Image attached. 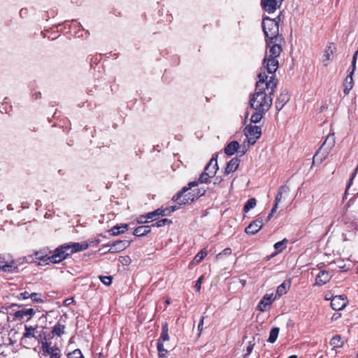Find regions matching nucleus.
<instances>
[{
    "label": "nucleus",
    "instance_id": "1",
    "mask_svg": "<svg viewBox=\"0 0 358 358\" xmlns=\"http://www.w3.org/2000/svg\"><path fill=\"white\" fill-rule=\"evenodd\" d=\"M258 78L255 92L250 96V106L255 110L267 112L272 105V96L275 92L278 80L274 75L268 80V76L264 72L259 73Z\"/></svg>",
    "mask_w": 358,
    "mask_h": 358
},
{
    "label": "nucleus",
    "instance_id": "2",
    "mask_svg": "<svg viewBox=\"0 0 358 358\" xmlns=\"http://www.w3.org/2000/svg\"><path fill=\"white\" fill-rule=\"evenodd\" d=\"M275 42V40H266V46L268 49L266 52V55L263 60V68L265 69L268 73L274 75L277 71L279 63L278 57L281 54L282 44L285 42L284 38H279Z\"/></svg>",
    "mask_w": 358,
    "mask_h": 358
},
{
    "label": "nucleus",
    "instance_id": "3",
    "mask_svg": "<svg viewBox=\"0 0 358 358\" xmlns=\"http://www.w3.org/2000/svg\"><path fill=\"white\" fill-rule=\"evenodd\" d=\"M280 15L276 18L272 19L269 17H264L262 20V27L265 34L266 40H275L278 41L279 38H284L282 35L279 34V21Z\"/></svg>",
    "mask_w": 358,
    "mask_h": 358
},
{
    "label": "nucleus",
    "instance_id": "4",
    "mask_svg": "<svg viewBox=\"0 0 358 358\" xmlns=\"http://www.w3.org/2000/svg\"><path fill=\"white\" fill-rule=\"evenodd\" d=\"M206 190L203 187L190 186L189 182L187 187H184L180 190V206L182 204H189L204 195Z\"/></svg>",
    "mask_w": 358,
    "mask_h": 358
},
{
    "label": "nucleus",
    "instance_id": "5",
    "mask_svg": "<svg viewBox=\"0 0 358 358\" xmlns=\"http://www.w3.org/2000/svg\"><path fill=\"white\" fill-rule=\"evenodd\" d=\"M52 251L45 249L34 251L31 255L24 257L27 263H36L38 265L44 266L50 264V255Z\"/></svg>",
    "mask_w": 358,
    "mask_h": 358
},
{
    "label": "nucleus",
    "instance_id": "6",
    "mask_svg": "<svg viewBox=\"0 0 358 358\" xmlns=\"http://www.w3.org/2000/svg\"><path fill=\"white\" fill-rule=\"evenodd\" d=\"M357 55H358V50L355 52V54L352 57V65H351L352 69L349 72V74L346 76V78L344 80L343 92L345 96L349 94L350 90L352 89V87L354 86L352 75L356 69V62H357Z\"/></svg>",
    "mask_w": 358,
    "mask_h": 358
},
{
    "label": "nucleus",
    "instance_id": "7",
    "mask_svg": "<svg viewBox=\"0 0 358 358\" xmlns=\"http://www.w3.org/2000/svg\"><path fill=\"white\" fill-rule=\"evenodd\" d=\"M244 134L248 139V142L254 144L261 137L262 129L260 127L248 124L244 129Z\"/></svg>",
    "mask_w": 358,
    "mask_h": 358
},
{
    "label": "nucleus",
    "instance_id": "8",
    "mask_svg": "<svg viewBox=\"0 0 358 358\" xmlns=\"http://www.w3.org/2000/svg\"><path fill=\"white\" fill-rule=\"evenodd\" d=\"M62 247H65L63 250L66 251V253L68 254V257L71 255L85 250L88 248L89 244L86 242H83L82 243H64L61 245Z\"/></svg>",
    "mask_w": 358,
    "mask_h": 358
},
{
    "label": "nucleus",
    "instance_id": "9",
    "mask_svg": "<svg viewBox=\"0 0 358 358\" xmlns=\"http://www.w3.org/2000/svg\"><path fill=\"white\" fill-rule=\"evenodd\" d=\"M65 247L58 246L50 255V264H59L68 257V254L63 250Z\"/></svg>",
    "mask_w": 358,
    "mask_h": 358
},
{
    "label": "nucleus",
    "instance_id": "10",
    "mask_svg": "<svg viewBox=\"0 0 358 358\" xmlns=\"http://www.w3.org/2000/svg\"><path fill=\"white\" fill-rule=\"evenodd\" d=\"M65 247L58 246L50 255V264H59L68 257V254L63 250Z\"/></svg>",
    "mask_w": 358,
    "mask_h": 358
},
{
    "label": "nucleus",
    "instance_id": "11",
    "mask_svg": "<svg viewBox=\"0 0 358 358\" xmlns=\"http://www.w3.org/2000/svg\"><path fill=\"white\" fill-rule=\"evenodd\" d=\"M176 210V206L159 208L154 211L148 213L146 217L150 220H157L160 216H165L169 215L171 212Z\"/></svg>",
    "mask_w": 358,
    "mask_h": 358
},
{
    "label": "nucleus",
    "instance_id": "12",
    "mask_svg": "<svg viewBox=\"0 0 358 358\" xmlns=\"http://www.w3.org/2000/svg\"><path fill=\"white\" fill-rule=\"evenodd\" d=\"M131 242L129 241H116L113 242V243H108L106 245V246H109L110 248L108 250L109 253H117L123 251L130 245Z\"/></svg>",
    "mask_w": 358,
    "mask_h": 358
},
{
    "label": "nucleus",
    "instance_id": "13",
    "mask_svg": "<svg viewBox=\"0 0 358 358\" xmlns=\"http://www.w3.org/2000/svg\"><path fill=\"white\" fill-rule=\"evenodd\" d=\"M348 302V299L345 295H337L333 296L331 307L335 310H341L346 306Z\"/></svg>",
    "mask_w": 358,
    "mask_h": 358
},
{
    "label": "nucleus",
    "instance_id": "14",
    "mask_svg": "<svg viewBox=\"0 0 358 358\" xmlns=\"http://www.w3.org/2000/svg\"><path fill=\"white\" fill-rule=\"evenodd\" d=\"M276 296L273 294H265L259 301L257 309L261 312H265L275 300Z\"/></svg>",
    "mask_w": 358,
    "mask_h": 358
},
{
    "label": "nucleus",
    "instance_id": "15",
    "mask_svg": "<svg viewBox=\"0 0 358 358\" xmlns=\"http://www.w3.org/2000/svg\"><path fill=\"white\" fill-rule=\"evenodd\" d=\"M283 0H261L262 8L268 13H274Z\"/></svg>",
    "mask_w": 358,
    "mask_h": 358
},
{
    "label": "nucleus",
    "instance_id": "16",
    "mask_svg": "<svg viewBox=\"0 0 358 358\" xmlns=\"http://www.w3.org/2000/svg\"><path fill=\"white\" fill-rule=\"evenodd\" d=\"M333 273L325 269H322L315 278V284L318 286H322L327 284L332 278Z\"/></svg>",
    "mask_w": 358,
    "mask_h": 358
},
{
    "label": "nucleus",
    "instance_id": "17",
    "mask_svg": "<svg viewBox=\"0 0 358 358\" xmlns=\"http://www.w3.org/2000/svg\"><path fill=\"white\" fill-rule=\"evenodd\" d=\"M264 222L262 218L256 219L245 227V232L250 235H254L262 228Z\"/></svg>",
    "mask_w": 358,
    "mask_h": 358
},
{
    "label": "nucleus",
    "instance_id": "18",
    "mask_svg": "<svg viewBox=\"0 0 358 358\" xmlns=\"http://www.w3.org/2000/svg\"><path fill=\"white\" fill-rule=\"evenodd\" d=\"M0 270L8 273H14L17 271V266L13 260L6 262L3 257L0 256Z\"/></svg>",
    "mask_w": 358,
    "mask_h": 358
},
{
    "label": "nucleus",
    "instance_id": "19",
    "mask_svg": "<svg viewBox=\"0 0 358 358\" xmlns=\"http://www.w3.org/2000/svg\"><path fill=\"white\" fill-rule=\"evenodd\" d=\"M336 48L333 43H329L325 48L323 56L322 62L325 66L329 65V61L331 57L336 52Z\"/></svg>",
    "mask_w": 358,
    "mask_h": 358
},
{
    "label": "nucleus",
    "instance_id": "20",
    "mask_svg": "<svg viewBox=\"0 0 358 358\" xmlns=\"http://www.w3.org/2000/svg\"><path fill=\"white\" fill-rule=\"evenodd\" d=\"M66 323V319L61 317L57 324L53 327L51 331L52 334L57 336H62L65 333Z\"/></svg>",
    "mask_w": 358,
    "mask_h": 358
},
{
    "label": "nucleus",
    "instance_id": "21",
    "mask_svg": "<svg viewBox=\"0 0 358 358\" xmlns=\"http://www.w3.org/2000/svg\"><path fill=\"white\" fill-rule=\"evenodd\" d=\"M290 96L287 90L280 93L275 102V108L278 111L282 110L284 106L289 101Z\"/></svg>",
    "mask_w": 358,
    "mask_h": 358
},
{
    "label": "nucleus",
    "instance_id": "22",
    "mask_svg": "<svg viewBox=\"0 0 358 358\" xmlns=\"http://www.w3.org/2000/svg\"><path fill=\"white\" fill-rule=\"evenodd\" d=\"M217 160V155L213 156L204 169L205 171L210 173V176H215L219 169Z\"/></svg>",
    "mask_w": 358,
    "mask_h": 358
},
{
    "label": "nucleus",
    "instance_id": "23",
    "mask_svg": "<svg viewBox=\"0 0 358 358\" xmlns=\"http://www.w3.org/2000/svg\"><path fill=\"white\" fill-rule=\"evenodd\" d=\"M334 145H335L334 134H329L327 136L326 139L324 140V143L322 144V145L320 148L330 153V152L331 151V150L333 149Z\"/></svg>",
    "mask_w": 358,
    "mask_h": 358
},
{
    "label": "nucleus",
    "instance_id": "24",
    "mask_svg": "<svg viewBox=\"0 0 358 358\" xmlns=\"http://www.w3.org/2000/svg\"><path fill=\"white\" fill-rule=\"evenodd\" d=\"M213 177V176H210L208 172L204 170V171L200 174L199 178L197 180L189 182V185L198 186L199 184L208 183L210 182V178Z\"/></svg>",
    "mask_w": 358,
    "mask_h": 358
},
{
    "label": "nucleus",
    "instance_id": "25",
    "mask_svg": "<svg viewBox=\"0 0 358 358\" xmlns=\"http://www.w3.org/2000/svg\"><path fill=\"white\" fill-rule=\"evenodd\" d=\"M35 313L36 312L33 308H27L16 311L14 314V316L17 319L20 320H22L25 317H28L27 320H29Z\"/></svg>",
    "mask_w": 358,
    "mask_h": 358
},
{
    "label": "nucleus",
    "instance_id": "26",
    "mask_svg": "<svg viewBox=\"0 0 358 358\" xmlns=\"http://www.w3.org/2000/svg\"><path fill=\"white\" fill-rule=\"evenodd\" d=\"M329 152L319 148L313 158V164L322 163L329 155Z\"/></svg>",
    "mask_w": 358,
    "mask_h": 358
},
{
    "label": "nucleus",
    "instance_id": "27",
    "mask_svg": "<svg viewBox=\"0 0 358 358\" xmlns=\"http://www.w3.org/2000/svg\"><path fill=\"white\" fill-rule=\"evenodd\" d=\"M240 164V160L237 158H233L231 159L227 164V166L224 169V174L229 175V173L235 171Z\"/></svg>",
    "mask_w": 358,
    "mask_h": 358
},
{
    "label": "nucleus",
    "instance_id": "28",
    "mask_svg": "<svg viewBox=\"0 0 358 358\" xmlns=\"http://www.w3.org/2000/svg\"><path fill=\"white\" fill-rule=\"evenodd\" d=\"M151 226L149 225H141L134 229L133 234L135 236L141 237L146 236L151 231Z\"/></svg>",
    "mask_w": 358,
    "mask_h": 358
},
{
    "label": "nucleus",
    "instance_id": "29",
    "mask_svg": "<svg viewBox=\"0 0 358 358\" xmlns=\"http://www.w3.org/2000/svg\"><path fill=\"white\" fill-rule=\"evenodd\" d=\"M239 147L240 145L238 141H231L225 146L224 149V153L229 156L233 155L236 152H237Z\"/></svg>",
    "mask_w": 358,
    "mask_h": 358
},
{
    "label": "nucleus",
    "instance_id": "30",
    "mask_svg": "<svg viewBox=\"0 0 358 358\" xmlns=\"http://www.w3.org/2000/svg\"><path fill=\"white\" fill-rule=\"evenodd\" d=\"M128 228L129 226L127 224H121L120 225L117 224L110 229V232L112 236H116L124 233L128 230Z\"/></svg>",
    "mask_w": 358,
    "mask_h": 358
},
{
    "label": "nucleus",
    "instance_id": "31",
    "mask_svg": "<svg viewBox=\"0 0 358 358\" xmlns=\"http://www.w3.org/2000/svg\"><path fill=\"white\" fill-rule=\"evenodd\" d=\"M41 349L44 355H51L55 350L59 351V348L57 345L51 346L50 343L47 341L43 342Z\"/></svg>",
    "mask_w": 358,
    "mask_h": 358
},
{
    "label": "nucleus",
    "instance_id": "32",
    "mask_svg": "<svg viewBox=\"0 0 358 358\" xmlns=\"http://www.w3.org/2000/svg\"><path fill=\"white\" fill-rule=\"evenodd\" d=\"M168 331H169L168 324L165 323L162 325V333H161L160 337L158 339L157 342L163 343L164 341H168L169 339Z\"/></svg>",
    "mask_w": 358,
    "mask_h": 358
},
{
    "label": "nucleus",
    "instance_id": "33",
    "mask_svg": "<svg viewBox=\"0 0 358 358\" xmlns=\"http://www.w3.org/2000/svg\"><path fill=\"white\" fill-rule=\"evenodd\" d=\"M287 243V240L284 238L282 241L277 242L274 244V248L276 251L271 255V257H274L279 252H282L286 248L285 243Z\"/></svg>",
    "mask_w": 358,
    "mask_h": 358
},
{
    "label": "nucleus",
    "instance_id": "34",
    "mask_svg": "<svg viewBox=\"0 0 358 358\" xmlns=\"http://www.w3.org/2000/svg\"><path fill=\"white\" fill-rule=\"evenodd\" d=\"M343 344L342 337L340 335L334 336L330 341V345L334 348H341Z\"/></svg>",
    "mask_w": 358,
    "mask_h": 358
},
{
    "label": "nucleus",
    "instance_id": "35",
    "mask_svg": "<svg viewBox=\"0 0 358 358\" xmlns=\"http://www.w3.org/2000/svg\"><path fill=\"white\" fill-rule=\"evenodd\" d=\"M289 191V187L286 186V185H282L280 187L279 189H278V192L275 198V203H277L278 204L279 202L281 201L282 199V194L283 193H287Z\"/></svg>",
    "mask_w": 358,
    "mask_h": 358
},
{
    "label": "nucleus",
    "instance_id": "36",
    "mask_svg": "<svg viewBox=\"0 0 358 358\" xmlns=\"http://www.w3.org/2000/svg\"><path fill=\"white\" fill-rule=\"evenodd\" d=\"M289 288V283L282 282L280 285L276 289V294L278 295L279 297L285 294L287 292V290Z\"/></svg>",
    "mask_w": 358,
    "mask_h": 358
},
{
    "label": "nucleus",
    "instance_id": "37",
    "mask_svg": "<svg viewBox=\"0 0 358 358\" xmlns=\"http://www.w3.org/2000/svg\"><path fill=\"white\" fill-rule=\"evenodd\" d=\"M279 331L280 330H279L278 327L272 328L270 331L269 337H268L267 341L271 343H273L278 338Z\"/></svg>",
    "mask_w": 358,
    "mask_h": 358
},
{
    "label": "nucleus",
    "instance_id": "38",
    "mask_svg": "<svg viewBox=\"0 0 358 358\" xmlns=\"http://www.w3.org/2000/svg\"><path fill=\"white\" fill-rule=\"evenodd\" d=\"M36 328L29 326H25V332L23 334L22 340L27 338H34L35 337Z\"/></svg>",
    "mask_w": 358,
    "mask_h": 358
},
{
    "label": "nucleus",
    "instance_id": "39",
    "mask_svg": "<svg viewBox=\"0 0 358 358\" xmlns=\"http://www.w3.org/2000/svg\"><path fill=\"white\" fill-rule=\"evenodd\" d=\"M266 113V112H262V111L256 110V112L254 113L250 117L251 122H252V123L259 122L261 121V120L262 119V117H264V115Z\"/></svg>",
    "mask_w": 358,
    "mask_h": 358
},
{
    "label": "nucleus",
    "instance_id": "40",
    "mask_svg": "<svg viewBox=\"0 0 358 358\" xmlns=\"http://www.w3.org/2000/svg\"><path fill=\"white\" fill-rule=\"evenodd\" d=\"M208 252L206 248L201 250L198 254L194 257L193 263L199 264L201 262L207 255Z\"/></svg>",
    "mask_w": 358,
    "mask_h": 358
},
{
    "label": "nucleus",
    "instance_id": "41",
    "mask_svg": "<svg viewBox=\"0 0 358 358\" xmlns=\"http://www.w3.org/2000/svg\"><path fill=\"white\" fill-rule=\"evenodd\" d=\"M257 204V200L255 198H251L248 200L243 207V211L247 213L250 209L253 208Z\"/></svg>",
    "mask_w": 358,
    "mask_h": 358
},
{
    "label": "nucleus",
    "instance_id": "42",
    "mask_svg": "<svg viewBox=\"0 0 358 358\" xmlns=\"http://www.w3.org/2000/svg\"><path fill=\"white\" fill-rule=\"evenodd\" d=\"M67 358H85L81 350L80 349H76L66 354Z\"/></svg>",
    "mask_w": 358,
    "mask_h": 358
},
{
    "label": "nucleus",
    "instance_id": "43",
    "mask_svg": "<svg viewBox=\"0 0 358 358\" xmlns=\"http://www.w3.org/2000/svg\"><path fill=\"white\" fill-rule=\"evenodd\" d=\"M157 351L159 357H165L168 351L164 348L163 343L157 342Z\"/></svg>",
    "mask_w": 358,
    "mask_h": 358
},
{
    "label": "nucleus",
    "instance_id": "44",
    "mask_svg": "<svg viewBox=\"0 0 358 358\" xmlns=\"http://www.w3.org/2000/svg\"><path fill=\"white\" fill-rule=\"evenodd\" d=\"M171 223V221L167 218H164L158 220L155 224H152V227H160L164 226L166 224H169Z\"/></svg>",
    "mask_w": 358,
    "mask_h": 358
},
{
    "label": "nucleus",
    "instance_id": "45",
    "mask_svg": "<svg viewBox=\"0 0 358 358\" xmlns=\"http://www.w3.org/2000/svg\"><path fill=\"white\" fill-rule=\"evenodd\" d=\"M30 299L33 302L43 303V300L41 299V294L34 292L30 294Z\"/></svg>",
    "mask_w": 358,
    "mask_h": 358
},
{
    "label": "nucleus",
    "instance_id": "46",
    "mask_svg": "<svg viewBox=\"0 0 358 358\" xmlns=\"http://www.w3.org/2000/svg\"><path fill=\"white\" fill-rule=\"evenodd\" d=\"M99 279L103 284L105 285L109 286L112 283L113 278L110 275L108 276H99Z\"/></svg>",
    "mask_w": 358,
    "mask_h": 358
},
{
    "label": "nucleus",
    "instance_id": "47",
    "mask_svg": "<svg viewBox=\"0 0 358 358\" xmlns=\"http://www.w3.org/2000/svg\"><path fill=\"white\" fill-rule=\"evenodd\" d=\"M232 253V250L230 248H227L224 249L221 252L217 254L215 257V259L218 260L220 259L223 255H230Z\"/></svg>",
    "mask_w": 358,
    "mask_h": 358
},
{
    "label": "nucleus",
    "instance_id": "48",
    "mask_svg": "<svg viewBox=\"0 0 358 358\" xmlns=\"http://www.w3.org/2000/svg\"><path fill=\"white\" fill-rule=\"evenodd\" d=\"M255 338H253L252 341H250L248 342V346H247V352L244 355V357H248L253 350L254 346L255 345V343L254 341Z\"/></svg>",
    "mask_w": 358,
    "mask_h": 358
},
{
    "label": "nucleus",
    "instance_id": "49",
    "mask_svg": "<svg viewBox=\"0 0 358 358\" xmlns=\"http://www.w3.org/2000/svg\"><path fill=\"white\" fill-rule=\"evenodd\" d=\"M148 220H149V218L146 217V214L141 215L136 219V222L138 224H146L148 222Z\"/></svg>",
    "mask_w": 358,
    "mask_h": 358
},
{
    "label": "nucleus",
    "instance_id": "50",
    "mask_svg": "<svg viewBox=\"0 0 358 358\" xmlns=\"http://www.w3.org/2000/svg\"><path fill=\"white\" fill-rule=\"evenodd\" d=\"M30 294L27 291H24L23 292H21L17 296V299L20 300V299H29L30 298Z\"/></svg>",
    "mask_w": 358,
    "mask_h": 358
},
{
    "label": "nucleus",
    "instance_id": "51",
    "mask_svg": "<svg viewBox=\"0 0 358 358\" xmlns=\"http://www.w3.org/2000/svg\"><path fill=\"white\" fill-rule=\"evenodd\" d=\"M203 278V276L201 275V277L199 278V279L196 282L195 287L197 291H199L201 289V285L202 282Z\"/></svg>",
    "mask_w": 358,
    "mask_h": 358
},
{
    "label": "nucleus",
    "instance_id": "52",
    "mask_svg": "<svg viewBox=\"0 0 358 358\" xmlns=\"http://www.w3.org/2000/svg\"><path fill=\"white\" fill-rule=\"evenodd\" d=\"M356 171H355L354 173H352L351 178L349 180V182H348L346 189H345V193L348 192V189L350 188V187L351 186V185L352 183L353 179L356 175Z\"/></svg>",
    "mask_w": 358,
    "mask_h": 358
},
{
    "label": "nucleus",
    "instance_id": "53",
    "mask_svg": "<svg viewBox=\"0 0 358 358\" xmlns=\"http://www.w3.org/2000/svg\"><path fill=\"white\" fill-rule=\"evenodd\" d=\"M50 357V358H62L60 350L59 349V351L55 350Z\"/></svg>",
    "mask_w": 358,
    "mask_h": 358
},
{
    "label": "nucleus",
    "instance_id": "54",
    "mask_svg": "<svg viewBox=\"0 0 358 358\" xmlns=\"http://www.w3.org/2000/svg\"><path fill=\"white\" fill-rule=\"evenodd\" d=\"M203 320H204V317H202L199 323V325H198V329L199 331V334H201V331H202V327H203Z\"/></svg>",
    "mask_w": 358,
    "mask_h": 358
},
{
    "label": "nucleus",
    "instance_id": "55",
    "mask_svg": "<svg viewBox=\"0 0 358 358\" xmlns=\"http://www.w3.org/2000/svg\"><path fill=\"white\" fill-rule=\"evenodd\" d=\"M73 302V298H69V299H66L64 303L65 306H69L70 304H71Z\"/></svg>",
    "mask_w": 358,
    "mask_h": 358
},
{
    "label": "nucleus",
    "instance_id": "56",
    "mask_svg": "<svg viewBox=\"0 0 358 358\" xmlns=\"http://www.w3.org/2000/svg\"><path fill=\"white\" fill-rule=\"evenodd\" d=\"M326 266L325 264L322 262V263H320L317 265V268L320 271H322V269H324V267Z\"/></svg>",
    "mask_w": 358,
    "mask_h": 358
},
{
    "label": "nucleus",
    "instance_id": "57",
    "mask_svg": "<svg viewBox=\"0 0 358 358\" xmlns=\"http://www.w3.org/2000/svg\"><path fill=\"white\" fill-rule=\"evenodd\" d=\"M278 204L274 203L273 207L271 209V213L273 214L276 211V210L278 208Z\"/></svg>",
    "mask_w": 358,
    "mask_h": 358
},
{
    "label": "nucleus",
    "instance_id": "58",
    "mask_svg": "<svg viewBox=\"0 0 358 358\" xmlns=\"http://www.w3.org/2000/svg\"><path fill=\"white\" fill-rule=\"evenodd\" d=\"M173 201H176L178 199H179V192H177L176 194H175L173 196V199H172Z\"/></svg>",
    "mask_w": 358,
    "mask_h": 358
},
{
    "label": "nucleus",
    "instance_id": "59",
    "mask_svg": "<svg viewBox=\"0 0 358 358\" xmlns=\"http://www.w3.org/2000/svg\"><path fill=\"white\" fill-rule=\"evenodd\" d=\"M272 217H273V214L270 213L269 215H268L267 220H270Z\"/></svg>",
    "mask_w": 358,
    "mask_h": 358
},
{
    "label": "nucleus",
    "instance_id": "60",
    "mask_svg": "<svg viewBox=\"0 0 358 358\" xmlns=\"http://www.w3.org/2000/svg\"><path fill=\"white\" fill-rule=\"evenodd\" d=\"M241 283L242 284L243 286H245V285L246 283L245 280H241Z\"/></svg>",
    "mask_w": 358,
    "mask_h": 358
},
{
    "label": "nucleus",
    "instance_id": "61",
    "mask_svg": "<svg viewBox=\"0 0 358 358\" xmlns=\"http://www.w3.org/2000/svg\"><path fill=\"white\" fill-rule=\"evenodd\" d=\"M287 358H297V356L295 355H293L288 357Z\"/></svg>",
    "mask_w": 358,
    "mask_h": 358
},
{
    "label": "nucleus",
    "instance_id": "62",
    "mask_svg": "<svg viewBox=\"0 0 358 358\" xmlns=\"http://www.w3.org/2000/svg\"><path fill=\"white\" fill-rule=\"evenodd\" d=\"M98 358H103V355L101 353H99Z\"/></svg>",
    "mask_w": 358,
    "mask_h": 358
},
{
    "label": "nucleus",
    "instance_id": "63",
    "mask_svg": "<svg viewBox=\"0 0 358 358\" xmlns=\"http://www.w3.org/2000/svg\"><path fill=\"white\" fill-rule=\"evenodd\" d=\"M165 303H166V305H169L170 303V302H169L168 299H166Z\"/></svg>",
    "mask_w": 358,
    "mask_h": 358
},
{
    "label": "nucleus",
    "instance_id": "64",
    "mask_svg": "<svg viewBox=\"0 0 358 358\" xmlns=\"http://www.w3.org/2000/svg\"><path fill=\"white\" fill-rule=\"evenodd\" d=\"M215 180H216V182H214V184H216L217 182H218L217 178H215Z\"/></svg>",
    "mask_w": 358,
    "mask_h": 358
}]
</instances>
